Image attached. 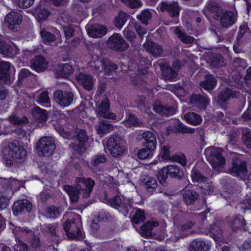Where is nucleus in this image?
Returning a JSON list of instances; mask_svg holds the SVG:
<instances>
[{"mask_svg": "<svg viewBox=\"0 0 251 251\" xmlns=\"http://www.w3.org/2000/svg\"><path fill=\"white\" fill-rule=\"evenodd\" d=\"M81 217L77 214H74L71 220H67L63 224V228L67 237L69 239L82 240L84 234L81 230Z\"/></svg>", "mask_w": 251, "mask_h": 251, "instance_id": "1", "label": "nucleus"}, {"mask_svg": "<svg viewBox=\"0 0 251 251\" xmlns=\"http://www.w3.org/2000/svg\"><path fill=\"white\" fill-rule=\"evenodd\" d=\"M4 158H12L17 162H23L25 158L26 151L23 147L19 146L18 141L10 142L7 147L3 150Z\"/></svg>", "mask_w": 251, "mask_h": 251, "instance_id": "2", "label": "nucleus"}, {"mask_svg": "<svg viewBox=\"0 0 251 251\" xmlns=\"http://www.w3.org/2000/svg\"><path fill=\"white\" fill-rule=\"evenodd\" d=\"M168 176L171 178L180 179L183 176L184 173L182 169L177 166L168 165L163 167L157 174V178L162 185L166 184V180Z\"/></svg>", "mask_w": 251, "mask_h": 251, "instance_id": "3", "label": "nucleus"}, {"mask_svg": "<svg viewBox=\"0 0 251 251\" xmlns=\"http://www.w3.org/2000/svg\"><path fill=\"white\" fill-rule=\"evenodd\" d=\"M222 151V148L213 147L207 148L205 150L207 159L215 170L222 167L225 164L226 159L221 154Z\"/></svg>", "mask_w": 251, "mask_h": 251, "instance_id": "4", "label": "nucleus"}, {"mask_svg": "<svg viewBox=\"0 0 251 251\" xmlns=\"http://www.w3.org/2000/svg\"><path fill=\"white\" fill-rule=\"evenodd\" d=\"M123 139L118 135H112L107 141L106 146L111 154L114 157H119L125 151Z\"/></svg>", "mask_w": 251, "mask_h": 251, "instance_id": "5", "label": "nucleus"}, {"mask_svg": "<svg viewBox=\"0 0 251 251\" xmlns=\"http://www.w3.org/2000/svg\"><path fill=\"white\" fill-rule=\"evenodd\" d=\"M55 143L48 137H42L37 143L36 148L38 154L42 156L51 155L55 149Z\"/></svg>", "mask_w": 251, "mask_h": 251, "instance_id": "6", "label": "nucleus"}, {"mask_svg": "<svg viewBox=\"0 0 251 251\" xmlns=\"http://www.w3.org/2000/svg\"><path fill=\"white\" fill-rule=\"evenodd\" d=\"M215 20L219 21L220 25L225 28H227L234 24L237 20V13L235 11L223 9Z\"/></svg>", "mask_w": 251, "mask_h": 251, "instance_id": "7", "label": "nucleus"}, {"mask_svg": "<svg viewBox=\"0 0 251 251\" xmlns=\"http://www.w3.org/2000/svg\"><path fill=\"white\" fill-rule=\"evenodd\" d=\"M95 184L94 180L90 177L76 178L75 187L79 191L83 198H88L90 196Z\"/></svg>", "mask_w": 251, "mask_h": 251, "instance_id": "8", "label": "nucleus"}, {"mask_svg": "<svg viewBox=\"0 0 251 251\" xmlns=\"http://www.w3.org/2000/svg\"><path fill=\"white\" fill-rule=\"evenodd\" d=\"M53 99L61 107H66L73 103L74 95L70 91L58 90L54 92Z\"/></svg>", "mask_w": 251, "mask_h": 251, "instance_id": "9", "label": "nucleus"}, {"mask_svg": "<svg viewBox=\"0 0 251 251\" xmlns=\"http://www.w3.org/2000/svg\"><path fill=\"white\" fill-rule=\"evenodd\" d=\"M229 171L232 175L244 179L248 176L247 162L238 158L233 159Z\"/></svg>", "mask_w": 251, "mask_h": 251, "instance_id": "10", "label": "nucleus"}, {"mask_svg": "<svg viewBox=\"0 0 251 251\" xmlns=\"http://www.w3.org/2000/svg\"><path fill=\"white\" fill-rule=\"evenodd\" d=\"M89 137L84 130H80L77 134L75 143H72L70 147L79 154H82L87 149Z\"/></svg>", "mask_w": 251, "mask_h": 251, "instance_id": "11", "label": "nucleus"}, {"mask_svg": "<svg viewBox=\"0 0 251 251\" xmlns=\"http://www.w3.org/2000/svg\"><path fill=\"white\" fill-rule=\"evenodd\" d=\"M107 45L109 48L117 51H125L129 47L128 44L117 33L113 34L109 38Z\"/></svg>", "mask_w": 251, "mask_h": 251, "instance_id": "12", "label": "nucleus"}, {"mask_svg": "<svg viewBox=\"0 0 251 251\" xmlns=\"http://www.w3.org/2000/svg\"><path fill=\"white\" fill-rule=\"evenodd\" d=\"M23 20L22 15L17 12L11 11L5 18V22L9 29L17 31Z\"/></svg>", "mask_w": 251, "mask_h": 251, "instance_id": "13", "label": "nucleus"}, {"mask_svg": "<svg viewBox=\"0 0 251 251\" xmlns=\"http://www.w3.org/2000/svg\"><path fill=\"white\" fill-rule=\"evenodd\" d=\"M110 101L107 99L101 100L98 106L96 111L98 117H102L109 119H116V115L113 113L109 112Z\"/></svg>", "mask_w": 251, "mask_h": 251, "instance_id": "14", "label": "nucleus"}, {"mask_svg": "<svg viewBox=\"0 0 251 251\" xmlns=\"http://www.w3.org/2000/svg\"><path fill=\"white\" fill-rule=\"evenodd\" d=\"M160 9L162 12H167L172 18H177L179 16L180 7L176 2H162Z\"/></svg>", "mask_w": 251, "mask_h": 251, "instance_id": "15", "label": "nucleus"}, {"mask_svg": "<svg viewBox=\"0 0 251 251\" xmlns=\"http://www.w3.org/2000/svg\"><path fill=\"white\" fill-rule=\"evenodd\" d=\"M32 209V204L31 202L27 200H19L14 202L12 211L15 215L18 216L25 210L27 212H30Z\"/></svg>", "mask_w": 251, "mask_h": 251, "instance_id": "16", "label": "nucleus"}, {"mask_svg": "<svg viewBox=\"0 0 251 251\" xmlns=\"http://www.w3.org/2000/svg\"><path fill=\"white\" fill-rule=\"evenodd\" d=\"M76 78L85 90L90 91L94 88L95 79L92 75L80 73Z\"/></svg>", "mask_w": 251, "mask_h": 251, "instance_id": "17", "label": "nucleus"}, {"mask_svg": "<svg viewBox=\"0 0 251 251\" xmlns=\"http://www.w3.org/2000/svg\"><path fill=\"white\" fill-rule=\"evenodd\" d=\"M17 53V48L6 43L0 36V54L6 57H13Z\"/></svg>", "mask_w": 251, "mask_h": 251, "instance_id": "18", "label": "nucleus"}, {"mask_svg": "<svg viewBox=\"0 0 251 251\" xmlns=\"http://www.w3.org/2000/svg\"><path fill=\"white\" fill-rule=\"evenodd\" d=\"M143 46L155 57H160L164 52V49L161 45L151 41H147Z\"/></svg>", "mask_w": 251, "mask_h": 251, "instance_id": "19", "label": "nucleus"}, {"mask_svg": "<svg viewBox=\"0 0 251 251\" xmlns=\"http://www.w3.org/2000/svg\"><path fill=\"white\" fill-rule=\"evenodd\" d=\"M107 31V27L100 24H94L87 28L88 34L93 38H101Z\"/></svg>", "mask_w": 251, "mask_h": 251, "instance_id": "20", "label": "nucleus"}, {"mask_svg": "<svg viewBox=\"0 0 251 251\" xmlns=\"http://www.w3.org/2000/svg\"><path fill=\"white\" fill-rule=\"evenodd\" d=\"M30 66L37 72H44L48 67V62L42 55L35 56L30 61Z\"/></svg>", "mask_w": 251, "mask_h": 251, "instance_id": "21", "label": "nucleus"}, {"mask_svg": "<svg viewBox=\"0 0 251 251\" xmlns=\"http://www.w3.org/2000/svg\"><path fill=\"white\" fill-rule=\"evenodd\" d=\"M144 140L143 145L150 150H154L156 146V139L155 134L150 131H145L142 134Z\"/></svg>", "mask_w": 251, "mask_h": 251, "instance_id": "22", "label": "nucleus"}, {"mask_svg": "<svg viewBox=\"0 0 251 251\" xmlns=\"http://www.w3.org/2000/svg\"><path fill=\"white\" fill-rule=\"evenodd\" d=\"M190 102L199 109H204L209 102L208 98L204 95L193 94L191 98Z\"/></svg>", "mask_w": 251, "mask_h": 251, "instance_id": "23", "label": "nucleus"}, {"mask_svg": "<svg viewBox=\"0 0 251 251\" xmlns=\"http://www.w3.org/2000/svg\"><path fill=\"white\" fill-rule=\"evenodd\" d=\"M159 66L162 72L163 76L166 79L173 80L177 77V73L169 66L167 62L162 61L159 63Z\"/></svg>", "mask_w": 251, "mask_h": 251, "instance_id": "24", "label": "nucleus"}, {"mask_svg": "<svg viewBox=\"0 0 251 251\" xmlns=\"http://www.w3.org/2000/svg\"><path fill=\"white\" fill-rule=\"evenodd\" d=\"M183 200L187 206L193 205L198 201L199 195L192 189H186L183 193Z\"/></svg>", "mask_w": 251, "mask_h": 251, "instance_id": "25", "label": "nucleus"}, {"mask_svg": "<svg viewBox=\"0 0 251 251\" xmlns=\"http://www.w3.org/2000/svg\"><path fill=\"white\" fill-rule=\"evenodd\" d=\"M223 7L219 4L214 1H208L205 5L204 8L203 10V13L206 15V12L207 11L213 14V18L215 20L218 15L222 12Z\"/></svg>", "mask_w": 251, "mask_h": 251, "instance_id": "26", "label": "nucleus"}, {"mask_svg": "<svg viewBox=\"0 0 251 251\" xmlns=\"http://www.w3.org/2000/svg\"><path fill=\"white\" fill-rule=\"evenodd\" d=\"M153 109L161 116L167 117L174 115L176 112V108L173 106H164L162 105H154Z\"/></svg>", "mask_w": 251, "mask_h": 251, "instance_id": "27", "label": "nucleus"}, {"mask_svg": "<svg viewBox=\"0 0 251 251\" xmlns=\"http://www.w3.org/2000/svg\"><path fill=\"white\" fill-rule=\"evenodd\" d=\"M209 249V246L208 244L199 239L193 241L188 247L189 251H208Z\"/></svg>", "mask_w": 251, "mask_h": 251, "instance_id": "28", "label": "nucleus"}, {"mask_svg": "<svg viewBox=\"0 0 251 251\" xmlns=\"http://www.w3.org/2000/svg\"><path fill=\"white\" fill-rule=\"evenodd\" d=\"M173 130L174 132L179 134H192L195 131V129L185 126L182 123L178 120L175 121L173 124Z\"/></svg>", "mask_w": 251, "mask_h": 251, "instance_id": "29", "label": "nucleus"}, {"mask_svg": "<svg viewBox=\"0 0 251 251\" xmlns=\"http://www.w3.org/2000/svg\"><path fill=\"white\" fill-rule=\"evenodd\" d=\"M209 232L211 236L216 242L223 239V231L219 223H214L209 226Z\"/></svg>", "mask_w": 251, "mask_h": 251, "instance_id": "30", "label": "nucleus"}, {"mask_svg": "<svg viewBox=\"0 0 251 251\" xmlns=\"http://www.w3.org/2000/svg\"><path fill=\"white\" fill-rule=\"evenodd\" d=\"M101 71L106 75H109L112 72L118 69V66L108 59H102L100 62Z\"/></svg>", "mask_w": 251, "mask_h": 251, "instance_id": "31", "label": "nucleus"}, {"mask_svg": "<svg viewBox=\"0 0 251 251\" xmlns=\"http://www.w3.org/2000/svg\"><path fill=\"white\" fill-rule=\"evenodd\" d=\"M10 64L8 62L0 61V79L5 83L10 80Z\"/></svg>", "mask_w": 251, "mask_h": 251, "instance_id": "32", "label": "nucleus"}, {"mask_svg": "<svg viewBox=\"0 0 251 251\" xmlns=\"http://www.w3.org/2000/svg\"><path fill=\"white\" fill-rule=\"evenodd\" d=\"M204 80L201 81L200 86L204 90L210 91L216 86L217 81L211 75H206L204 77Z\"/></svg>", "mask_w": 251, "mask_h": 251, "instance_id": "33", "label": "nucleus"}, {"mask_svg": "<svg viewBox=\"0 0 251 251\" xmlns=\"http://www.w3.org/2000/svg\"><path fill=\"white\" fill-rule=\"evenodd\" d=\"M74 69L70 63H66L60 64L56 70L57 73L60 77H67L73 74Z\"/></svg>", "mask_w": 251, "mask_h": 251, "instance_id": "34", "label": "nucleus"}, {"mask_svg": "<svg viewBox=\"0 0 251 251\" xmlns=\"http://www.w3.org/2000/svg\"><path fill=\"white\" fill-rule=\"evenodd\" d=\"M63 189L69 195L72 203H76L78 201L79 195L80 194L79 191L77 190L75 186L66 185L63 186Z\"/></svg>", "mask_w": 251, "mask_h": 251, "instance_id": "35", "label": "nucleus"}, {"mask_svg": "<svg viewBox=\"0 0 251 251\" xmlns=\"http://www.w3.org/2000/svg\"><path fill=\"white\" fill-rule=\"evenodd\" d=\"M130 17L129 14L123 11H120L118 15L115 18L113 21V24L116 27L119 29H121Z\"/></svg>", "mask_w": 251, "mask_h": 251, "instance_id": "36", "label": "nucleus"}, {"mask_svg": "<svg viewBox=\"0 0 251 251\" xmlns=\"http://www.w3.org/2000/svg\"><path fill=\"white\" fill-rule=\"evenodd\" d=\"M32 115L35 120L38 123L46 122L48 114L46 110L39 107H36L32 111Z\"/></svg>", "mask_w": 251, "mask_h": 251, "instance_id": "37", "label": "nucleus"}, {"mask_svg": "<svg viewBox=\"0 0 251 251\" xmlns=\"http://www.w3.org/2000/svg\"><path fill=\"white\" fill-rule=\"evenodd\" d=\"M175 33L183 43L191 44L194 41L193 37L187 35L184 30H181L179 27H176Z\"/></svg>", "mask_w": 251, "mask_h": 251, "instance_id": "38", "label": "nucleus"}, {"mask_svg": "<svg viewBox=\"0 0 251 251\" xmlns=\"http://www.w3.org/2000/svg\"><path fill=\"white\" fill-rule=\"evenodd\" d=\"M159 224L156 222H149L141 226V234L146 237L153 236L151 230L152 229L158 226Z\"/></svg>", "mask_w": 251, "mask_h": 251, "instance_id": "39", "label": "nucleus"}, {"mask_svg": "<svg viewBox=\"0 0 251 251\" xmlns=\"http://www.w3.org/2000/svg\"><path fill=\"white\" fill-rule=\"evenodd\" d=\"M184 118L186 121L194 126L199 125L202 121L201 116L196 113L189 112L184 115Z\"/></svg>", "mask_w": 251, "mask_h": 251, "instance_id": "40", "label": "nucleus"}, {"mask_svg": "<svg viewBox=\"0 0 251 251\" xmlns=\"http://www.w3.org/2000/svg\"><path fill=\"white\" fill-rule=\"evenodd\" d=\"M142 184L150 192L154 191L157 187V181L151 176H146L142 180Z\"/></svg>", "mask_w": 251, "mask_h": 251, "instance_id": "41", "label": "nucleus"}, {"mask_svg": "<svg viewBox=\"0 0 251 251\" xmlns=\"http://www.w3.org/2000/svg\"><path fill=\"white\" fill-rule=\"evenodd\" d=\"M113 126L107 121H101L95 126V129L99 134H105L109 132Z\"/></svg>", "mask_w": 251, "mask_h": 251, "instance_id": "42", "label": "nucleus"}, {"mask_svg": "<svg viewBox=\"0 0 251 251\" xmlns=\"http://www.w3.org/2000/svg\"><path fill=\"white\" fill-rule=\"evenodd\" d=\"M40 33L42 41L45 43L50 44L56 40L55 35L54 34L51 33L44 28L41 30Z\"/></svg>", "mask_w": 251, "mask_h": 251, "instance_id": "43", "label": "nucleus"}, {"mask_svg": "<svg viewBox=\"0 0 251 251\" xmlns=\"http://www.w3.org/2000/svg\"><path fill=\"white\" fill-rule=\"evenodd\" d=\"M245 225V220L242 215L233 217L230 222V226L233 230L243 228Z\"/></svg>", "mask_w": 251, "mask_h": 251, "instance_id": "44", "label": "nucleus"}, {"mask_svg": "<svg viewBox=\"0 0 251 251\" xmlns=\"http://www.w3.org/2000/svg\"><path fill=\"white\" fill-rule=\"evenodd\" d=\"M236 97V95L234 91L231 90L229 88H225L221 91L218 96V99L220 101L224 102L230 98Z\"/></svg>", "mask_w": 251, "mask_h": 251, "instance_id": "45", "label": "nucleus"}, {"mask_svg": "<svg viewBox=\"0 0 251 251\" xmlns=\"http://www.w3.org/2000/svg\"><path fill=\"white\" fill-rule=\"evenodd\" d=\"M33 75L28 69L24 68L20 70L18 75V84L20 85L26 81L29 78H31Z\"/></svg>", "mask_w": 251, "mask_h": 251, "instance_id": "46", "label": "nucleus"}, {"mask_svg": "<svg viewBox=\"0 0 251 251\" xmlns=\"http://www.w3.org/2000/svg\"><path fill=\"white\" fill-rule=\"evenodd\" d=\"M191 176L193 181L203 182L207 180V178L203 176L196 168L192 169Z\"/></svg>", "mask_w": 251, "mask_h": 251, "instance_id": "47", "label": "nucleus"}, {"mask_svg": "<svg viewBox=\"0 0 251 251\" xmlns=\"http://www.w3.org/2000/svg\"><path fill=\"white\" fill-rule=\"evenodd\" d=\"M242 140L248 148H251V131L250 129L246 128L243 130Z\"/></svg>", "mask_w": 251, "mask_h": 251, "instance_id": "48", "label": "nucleus"}, {"mask_svg": "<svg viewBox=\"0 0 251 251\" xmlns=\"http://www.w3.org/2000/svg\"><path fill=\"white\" fill-rule=\"evenodd\" d=\"M9 122L14 125L25 124L28 122L27 118L25 117H19L15 114L13 113L8 118Z\"/></svg>", "mask_w": 251, "mask_h": 251, "instance_id": "49", "label": "nucleus"}, {"mask_svg": "<svg viewBox=\"0 0 251 251\" xmlns=\"http://www.w3.org/2000/svg\"><path fill=\"white\" fill-rule=\"evenodd\" d=\"M106 161L107 159L105 155L98 154L91 158L90 164L94 167H97L100 164L104 163Z\"/></svg>", "mask_w": 251, "mask_h": 251, "instance_id": "50", "label": "nucleus"}, {"mask_svg": "<svg viewBox=\"0 0 251 251\" xmlns=\"http://www.w3.org/2000/svg\"><path fill=\"white\" fill-rule=\"evenodd\" d=\"M151 18V14L148 10H143L139 15L137 16V18L140 20L142 24L147 25L149 20Z\"/></svg>", "mask_w": 251, "mask_h": 251, "instance_id": "51", "label": "nucleus"}, {"mask_svg": "<svg viewBox=\"0 0 251 251\" xmlns=\"http://www.w3.org/2000/svg\"><path fill=\"white\" fill-rule=\"evenodd\" d=\"M35 15L37 18L39 20L46 19L50 15V11L45 9L42 8L40 7H37L35 8Z\"/></svg>", "mask_w": 251, "mask_h": 251, "instance_id": "52", "label": "nucleus"}, {"mask_svg": "<svg viewBox=\"0 0 251 251\" xmlns=\"http://www.w3.org/2000/svg\"><path fill=\"white\" fill-rule=\"evenodd\" d=\"M37 101L41 105L48 104L50 103L49 93L47 91H43L37 97Z\"/></svg>", "mask_w": 251, "mask_h": 251, "instance_id": "53", "label": "nucleus"}, {"mask_svg": "<svg viewBox=\"0 0 251 251\" xmlns=\"http://www.w3.org/2000/svg\"><path fill=\"white\" fill-rule=\"evenodd\" d=\"M153 151V150H150L147 148L142 149L138 151V156L141 159L150 158L153 155L152 151Z\"/></svg>", "mask_w": 251, "mask_h": 251, "instance_id": "54", "label": "nucleus"}, {"mask_svg": "<svg viewBox=\"0 0 251 251\" xmlns=\"http://www.w3.org/2000/svg\"><path fill=\"white\" fill-rule=\"evenodd\" d=\"M13 249L14 251H30V250L29 246L20 239L17 241V243L13 247Z\"/></svg>", "mask_w": 251, "mask_h": 251, "instance_id": "55", "label": "nucleus"}, {"mask_svg": "<svg viewBox=\"0 0 251 251\" xmlns=\"http://www.w3.org/2000/svg\"><path fill=\"white\" fill-rule=\"evenodd\" d=\"M145 219V216L144 211L141 210L140 209H137L132 219V221L133 223L135 224H138L141 222H143Z\"/></svg>", "mask_w": 251, "mask_h": 251, "instance_id": "56", "label": "nucleus"}, {"mask_svg": "<svg viewBox=\"0 0 251 251\" xmlns=\"http://www.w3.org/2000/svg\"><path fill=\"white\" fill-rule=\"evenodd\" d=\"M195 225L194 222H192L191 221L188 222L184 224L181 225L180 227V230L181 232H180L179 234V237H176L177 239L179 238H183L188 235L187 234H185L183 232L185 231L190 229L192 226Z\"/></svg>", "mask_w": 251, "mask_h": 251, "instance_id": "57", "label": "nucleus"}, {"mask_svg": "<svg viewBox=\"0 0 251 251\" xmlns=\"http://www.w3.org/2000/svg\"><path fill=\"white\" fill-rule=\"evenodd\" d=\"M54 129L62 136L63 138L70 139H71L72 136L70 132H65L64 128L61 125L56 124L54 126Z\"/></svg>", "mask_w": 251, "mask_h": 251, "instance_id": "58", "label": "nucleus"}, {"mask_svg": "<svg viewBox=\"0 0 251 251\" xmlns=\"http://www.w3.org/2000/svg\"><path fill=\"white\" fill-rule=\"evenodd\" d=\"M127 123L130 126H140L142 125V122L136 117L134 114H130L127 119Z\"/></svg>", "mask_w": 251, "mask_h": 251, "instance_id": "59", "label": "nucleus"}, {"mask_svg": "<svg viewBox=\"0 0 251 251\" xmlns=\"http://www.w3.org/2000/svg\"><path fill=\"white\" fill-rule=\"evenodd\" d=\"M124 35L126 39L130 42V43L133 45L134 43V40L136 37V34L135 33L132 31L129 30L128 28H126L124 30Z\"/></svg>", "mask_w": 251, "mask_h": 251, "instance_id": "60", "label": "nucleus"}, {"mask_svg": "<svg viewBox=\"0 0 251 251\" xmlns=\"http://www.w3.org/2000/svg\"><path fill=\"white\" fill-rule=\"evenodd\" d=\"M233 65L238 70L244 69L247 67L246 61L240 58H236L233 61Z\"/></svg>", "mask_w": 251, "mask_h": 251, "instance_id": "61", "label": "nucleus"}, {"mask_svg": "<svg viewBox=\"0 0 251 251\" xmlns=\"http://www.w3.org/2000/svg\"><path fill=\"white\" fill-rule=\"evenodd\" d=\"M108 203L111 206L117 208L121 205L122 201L120 197L117 195L111 198H110L108 201Z\"/></svg>", "mask_w": 251, "mask_h": 251, "instance_id": "62", "label": "nucleus"}, {"mask_svg": "<svg viewBox=\"0 0 251 251\" xmlns=\"http://www.w3.org/2000/svg\"><path fill=\"white\" fill-rule=\"evenodd\" d=\"M9 199L3 194L0 193V211L6 208L9 205Z\"/></svg>", "mask_w": 251, "mask_h": 251, "instance_id": "63", "label": "nucleus"}, {"mask_svg": "<svg viewBox=\"0 0 251 251\" xmlns=\"http://www.w3.org/2000/svg\"><path fill=\"white\" fill-rule=\"evenodd\" d=\"M60 208L55 206H51L47 208V213L50 218H55L58 216L60 213Z\"/></svg>", "mask_w": 251, "mask_h": 251, "instance_id": "64", "label": "nucleus"}]
</instances>
